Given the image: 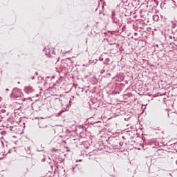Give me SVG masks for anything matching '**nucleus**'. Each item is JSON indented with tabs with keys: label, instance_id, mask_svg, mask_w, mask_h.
<instances>
[{
	"label": "nucleus",
	"instance_id": "f257e3e1",
	"mask_svg": "<svg viewBox=\"0 0 177 177\" xmlns=\"http://www.w3.org/2000/svg\"><path fill=\"white\" fill-rule=\"evenodd\" d=\"M21 96H23V94L21 93V90L19 88H14L12 90V92L11 93V97H13V99H16V100H17L16 103H17L18 104H23L25 100Z\"/></svg>",
	"mask_w": 177,
	"mask_h": 177
},
{
	"label": "nucleus",
	"instance_id": "f03ea898",
	"mask_svg": "<svg viewBox=\"0 0 177 177\" xmlns=\"http://www.w3.org/2000/svg\"><path fill=\"white\" fill-rule=\"evenodd\" d=\"M111 19H112V21L113 23H114L115 24H116V26L118 27H121V17H115V11L112 10L111 12Z\"/></svg>",
	"mask_w": 177,
	"mask_h": 177
},
{
	"label": "nucleus",
	"instance_id": "7ed1b4c3",
	"mask_svg": "<svg viewBox=\"0 0 177 177\" xmlns=\"http://www.w3.org/2000/svg\"><path fill=\"white\" fill-rule=\"evenodd\" d=\"M24 91H25V93L28 95L34 92V88L32 86H29L25 87Z\"/></svg>",
	"mask_w": 177,
	"mask_h": 177
},
{
	"label": "nucleus",
	"instance_id": "20e7f679",
	"mask_svg": "<svg viewBox=\"0 0 177 177\" xmlns=\"http://www.w3.org/2000/svg\"><path fill=\"white\" fill-rule=\"evenodd\" d=\"M46 55L47 57H52V50H46Z\"/></svg>",
	"mask_w": 177,
	"mask_h": 177
},
{
	"label": "nucleus",
	"instance_id": "39448f33",
	"mask_svg": "<svg viewBox=\"0 0 177 177\" xmlns=\"http://www.w3.org/2000/svg\"><path fill=\"white\" fill-rule=\"evenodd\" d=\"M153 20L154 21H158V20H160V17L157 15H155L153 16Z\"/></svg>",
	"mask_w": 177,
	"mask_h": 177
},
{
	"label": "nucleus",
	"instance_id": "423d86ee",
	"mask_svg": "<svg viewBox=\"0 0 177 177\" xmlns=\"http://www.w3.org/2000/svg\"><path fill=\"white\" fill-rule=\"evenodd\" d=\"M25 150H26L27 154H31V147H26L25 148Z\"/></svg>",
	"mask_w": 177,
	"mask_h": 177
},
{
	"label": "nucleus",
	"instance_id": "0eeeda50",
	"mask_svg": "<svg viewBox=\"0 0 177 177\" xmlns=\"http://www.w3.org/2000/svg\"><path fill=\"white\" fill-rule=\"evenodd\" d=\"M6 133V131L3 130H0V139H2L3 138V135Z\"/></svg>",
	"mask_w": 177,
	"mask_h": 177
},
{
	"label": "nucleus",
	"instance_id": "6e6552de",
	"mask_svg": "<svg viewBox=\"0 0 177 177\" xmlns=\"http://www.w3.org/2000/svg\"><path fill=\"white\" fill-rule=\"evenodd\" d=\"M74 99H75V97L72 96V97L69 100V104H71V102H73Z\"/></svg>",
	"mask_w": 177,
	"mask_h": 177
},
{
	"label": "nucleus",
	"instance_id": "1a4fd4ad",
	"mask_svg": "<svg viewBox=\"0 0 177 177\" xmlns=\"http://www.w3.org/2000/svg\"><path fill=\"white\" fill-rule=\"evenodd\" d=\"M119 145H120V146H122V145H124V142H120Z\"/></svg>",
	"mask_w": 177,
	"mask_h": 177
},
{
	"label": "nucleus",
	"instance_id": "9d476101",
	"mask_svg": "<svg viewBox=\"0 0 177 177\" xmlns=\"http://www.w3.org/2000/svg\"><path fill=\"white\" fill-rule=\"evenodd\" d=\"M39 128H46V126H39Z\"/></svg>",
	"mask_w": 177,
	"mask_h": 177
},
{
	"label": "nucleus",
	"instance_id": "9b49d317",
	"mask_svg": "<svg viewBox=\"0 0 177 177\" xmlns=\"http://www.w3.org/2000/svg\"><path fill=\"white\" fill-rule=\"evenodd\" d=\"M113 45H115V46L117 48L118 46V44H113Z\"/></svg>",
	"mask_w": 177,
	"mask_h": 177
},
{
	"label": "nucleus",
	"instance_id": "f8f14e48",
	"mask_svg": "<svg viewBox=\"0 0 177 177\" xmlns=\"http://www.w3.org/2000/svg\"><path fill=\"white\" fill-rule=\"evenodd\" d=\"M51 53H52V55H55V51L51 50Z\"/></svg>",
	"mask_w": 177,
	"mask_h": 177
},
{
	"label": "nucleus",
	"instance_id": "ddd939ff",
	"mask_svg": "<svg viewBox=\"0 0 177 177\" xmlns=\"http://www.w3.org/2000/svg\"><path fill=\"white\" fill-rule=\"evenodd\" d=\"M35 75H38V72H35Z\"/></svg>",
	"mask_w": 177,
	"mask_h": 177
},
{
	"label": "nucleus",
	"instance_id": "4468645a",
	"mask_svg": "<svg viewBox=\"0 0 177 177\" xmlns=\"http://www.w3.org/2000/svg\"><path fill=\"white\" fill-rule=\"evenodd\" d=\"M31 79H32V80H35V77H32Z\"/></svg>",
	"mask_w": 177,
	"mask_h": 177
},
{
	"label": "nucleus",
	"instance_id": "2eb2a0df",
	"mask_svg": "<svg viewBox=\"0 0 177 177\" xmlns=\"http://www.w3.org/2000/svg\"><path fill=\"white\" fill-rule=\"evenodd\" d=\"M134 35H138V32H135V33H134Z\"/></svg>",
	"mask_w": 177,
	"mask_h": 177
},
{
	"label": "nucleus",
	"instance_id": "dca6fc26",
	"mask_svg": "<svg viewBox=\"0 0 177 177\" xmlns=\"http://www.w3.org/2000/svg\"><path fill=\"white\" fill-rule=\"evenodd\" d=\"M170 39H172V36H169Z\"/></svg>",
	"mask_w": 177,
	"mask_h": 177
},
{
	"label": "nucleus",
	"instance_id": "f3484780",
	"mask_svg": "<svg viewBox=\"0 0 177 177\" xmlns=\"http://www.w3.org/2000/svg\"><path fill=\"white\" fill-rule=\"evenodd\" d=\"M109 58H106V62H109Z\"/></svg>",
	"mask_w": 177,
	"mask_h": 177
},
{
	"label": "nucleus",
	"instance_id": "a211bd4d",
	"mask_svg": "<svg viewBox=\"0 0 177 177\" xmlns=\"http://www.w3.org/2000/svg\"><path fill=\"white\" fill-rule=\"evenodd\" d=\"M6 91H9V89H8V88H6Z\"/></svg>",
	"mask_w": 177,
	"mask_h": 177
},
{
	"label": "nucleus",
	"instance_id": "6ab92c4d",
	"mask_svg": "<svg viewBox=\"0 0 177 177\" xmlns=\"http://www.w3.org/2000/svg\"><path fill=\"white\" fill-rule=\"evenodd\" d=\"M18 84H20V82H18Z\"/></svg>",
	"mask_w": 177,
	"mask_h": 177
},
{
	"label": "nucleus",
	"instance_id": "aec40b11",
	"mask_svg": "<svg viewBox=\"0 0 177 177\" xmlns=\"http://www.w3.org/2000/svg\"><path fill=\"white\" fill-rule=\"evenodd\" d=\"M79 161H81V160H79Z\"/></svg>",
	"mask_w": 177,
	"mask_h": 177
}]
</instances>
